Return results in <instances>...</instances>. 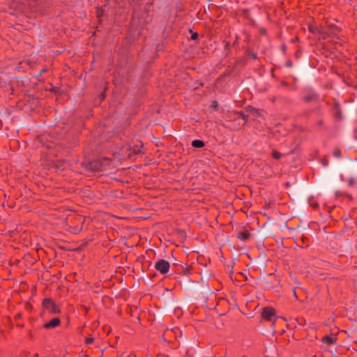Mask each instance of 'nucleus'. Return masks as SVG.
Wrapping results in <instances>:
<instances>
[{"label": "nucleus", "instance_id": "nucleus-3", "mask_svg": "<svg viewBox=\"0 0 357 357\" xmlns=\"http://www.w3.org/2000/svg\"><path fill=\"white\" fill-rule=\"evenodd\" d=\"M154 267L161 274H166L169 270L170 264L165 259H159L155 263Z\"/></svg>", "mask_w": 357, "mask_h": 357}, {"label": "nucleus", "instance_id": "nucleus-7", "mask_svg": "<svg viewBox=\"0 0 357 357\" xmlns=\"http://www.w3.org/2000/svg\"><path fill=\"white\" fill-rule=\"evenodd\" d=\"M192 146L194 148H202L205 146L204 142L199 139H195L192 142Z\"/></svg>", "mask_w": 357, "mask_h": 357}, {"label": "nucleus", "instance_id": "nucleus-5", "mask_svg": "<svg viewBox=\"0 0 357 357\" xmlns=\"http://www.w3.org/2000/svg\"><path fill=\"white\" fill-rule=\"evenodd\" d=\"M250 236L251 234L248 230L239 231L237 234V238L242 241H248Z\"/></svg>", "mask_w": 357, "mask_h": 357}, {"label": "nucleus", "instance_id": "nucleus-20", "mask_svg": "<svg viewBox=\"0 0 357 357\" xmlns=\"http://www.w3.org/2000/svg\"><path fill=\"white\" fill-rule=\"evenodd\" d=\"M18 326L21 327V328H23L24 327V324H21V325H17Z\"/></svg>", "mask_w": 357, "mask_h": 357}, {"label": "nucleus", "instance_id": "nucleus-12", "mask_svg": "<svg viewBox=\"0 0 357 357\" xmlns=\"http://www.w3.org/2000/svg\"><path fill=\"white\" fill-rule=\"evenodd\" d=\"M93 341H94V339L93 337H86V339H85V343L86 344H91L93 342Z\"/></svg>", "mask_w": 357, "mask_h": 357}, {"label": "nucleus", "instance_id": "nucleus-6", "mask_svg": "<svg viewBox=\"0 0 357 357\" xmlns=\"http://www.w3.org/2000/svg\"><path fill=\"white\" fill-rule=\"evenodd\" d=\"M337 340V337L334 335H326L322 337L321 342L327 344H331Z\"/></svg>", "mask_w": 357, "mask_h": 357}, {"label": "nucleus", "instance_id": "nucleus-11", "mask_svg": "<svg viewBox=\"0 0 357 357\" xmlns=\"http://www.w3.org/2000/svg\"><path fill=\"white\" fill-rule=\"evenodd\" d=\"M142 147V144L140 146H136L134 149H133V152L135 153V154H139L142 152V151L141 150V148Z\"/></svg>", "mask_w": 357, "mask_h": 357}, {"label": "nucleus", "instance_id": "nucleus-14", "mask_svg": "<svg viewBox=\"0 0 357 357\" xmlns=\"http://www.w3.org/2000/svg\"><path fill=\"white\" fill-rule=\"evenodd\" d=\"M238 114H239V115H240V116L243 119L244 123H245V122H246V121H247V119H246L247 116H246L243 113H242V112L238 113Z\"/></svg>", "mask_w": 357, "mask_h": 357}, {"label": "nucleus", "instance_id": "nucleus-15", "mask_svg": "<svg viewBox=\"0 0 357 357\" xmlns=\"http://www.w3.org/2000/svg\"><path fill=\"white\" fill-rule=\"evenodd\" d=\"M218 105V103L217 101H213L211 104V107H213V108H216Z\"/></svg>", "mask_w": 357, "mask_h": 357}, {"label": "nucleus", "instance_id": "nucleus-22", "mask_svg": "<svg viewBox=\"0 0 357 357\" xmlns=\"http://www.w3.org/2000/svg\"><path fill=\"white\" fill-rule=\"evenodd\" d=\"M253 58L254 59H256L257 58V56L255 54L253 55Z\"/></svg>", "mask_w": 357, "mask_h": 357}, {"label": "nucleus", "instance_id": "nucleus-4", "mask_svg": "<svg viewBox=\"0 0 357 357\" xmlns=\"http://www.w3.org/2000/svg\"><path fill=\"white\" fill-rule=\"evenodd\" d=\"M61 321L59 317H54L49 322L45 323L43 325V328L45 329H52L58 327L61 325Z\"/></svg>", "mask_w": 357, "mask_h": 357}, {"label": "nucleus", "instance_id": "nucleus-23", "mask_svg": "<svg viewBox=\"0 0 357 357\" xmlns=\"http://www.w3.org/2000/svg\"><path fill=\"white\" fill-rule=\"evenodd\" d=\"M19 317H20V314H18L17 316H16V318H19Z\"/></svg>", "mask_w": 357, "mask_h": 357}, {"label": "nucleus", "instance_id": "nucleus-16", "mask_svg": "<svg viewBox=\"0 0 357 357\" xmlns=\"http://www.w3.org/2000/svg\"><path fill=\"white\" fill-rule=\"evenodd\" d=\"M318 125H319V126H322V125H323V121H322V120H319V121H318Z\"/></svg>", "mask_w": 357, "mask_h": 357}, {"label": "nucleus", "instance_id": "nucleus-9", "mask_svg": "<svg viewBox=\"0 0 357 357\" xmlns=\"http://www.w3.org/2000/svg\"><path fill=\"white\" fill-rule=\"evenodd\" d=\"M271 155L276 160L280 159L282 154L278 151L277 150H273L271 152Z\"/></svg>", "mask_w": 357, "mask_h": 357}, {"label": "nucleus", "instance_id": "nucleus-21", "mask_svg": "<svg viewBox=\"0 0 357 357\" xmlns=\"http://www.w3.org/2000/svg\"><path fill=\"white\" fill-rule=\"evenodd\" d=\"M239 275H241V276H243L244 277V275L243 273H239Z\"/></svg>", "mask_w": 357, "mask_h": 357}, {"label": "nucleus", "instance_id": "nucleus-19", "mask_svg": "<svg viewBox=\"0 0 357 357\" xmlns=\"http://www.w3.org/2000/svg\"><path fill=\"white\" fill-rule=\"evenodd\" d=\"M309 29H310V31H311L312 33H313V32H314L312 27H311V26H310V27L309 28Z\"/></svg>", "mask_w": 357, "mask_h": 357}, {"label": "nucleus", "instance_id": "nucleus-10", "mask_svg": "<svg viewBox=\"0 0 357 357\" xmlns=\"http://www.w3.org/2000/svg\"><path fill=\"white\" fill-rule=\"evenodd\" d=\"M333 155L337 158H340L341 157V151L340 149H336L333 151Z\"/></svg>", "mask_w": 357, "mask_h": 357}, {"label": "nucleus", "instance_id": "nucleus-13", "mask_svg": "<svg viewBox=\"0 0 357 357\" xmlns=\"http://www.w3.org/2000/svg\"><path fill=\"white\" fill-rule=\"evenodd\" d=\"M198 36H199L198 33L197 32H195L192 34L191 39L196 40V39H197Z\"/></svg>", "mask_w": 357, "mask_h": 357}, {"label": "nucleus", "instance_id": "nucleus-8", "mask_svg": "<svg viewBox=\"0 0 357 357\" xmlns=\"http://www.w3.org/2000/svg\"><path fill=\"white\" fill-rule=\"evenodd\" d=\"M317 98V96L314 94H309L307 96H305L303 98V100L306 102H310L314 100V99H316Z\"/></svg>", "mask_w": 357, "mask_h": 357}, {"label": "nucleus", "instance_id": "nucleus-1", "mask_svg": "<svg viewBox=\"0 0 357 357\" xmlns=\"http://www.w3.org/2000/svg\"><path fill=\"white\" fill-rule=\"evenodd\" d=\"M42 306L49 311L52 314H56L61 313V310L59 305L56 304L53 299L51 298H46L42 302Z\"/></svg>", "mask_w": 357, "mask_h": 357}, {"label": "nucleus", "instance_id": "nucleus-18", "mask_svg": "<svg viewBox=\"0 0 357 357\" xmlns=\"http://www.w3.org/2000/svg\"><path fill=\"white\" fill-rule=\"evenodd\" d=\"M353 184H354V180L353 179H350L349 180V185H353Z\"/></svg>", "mask_w": 357, "mask_h": 357}, {"label": "nucleus", "instance_id": "nucleus-2", "mask_svg": "<svg viewBox=\"0 0 357 357\" xmlns=\"http://www.w3.org/2000/svg\"><path fill=\"white\" fill-rule=\"evenodd\" d=\"M261 317L269 321H275L277 319L276 311L271 307H264L261 312Z\"/></svg>", "mask_w": 357, "mask_h": 357}, {"label": "nucleus", "instance_id": "nucleus-17", "mask_svg": "<svg viewBox=\"0 0 357 357\" xmlns=\"http://www.w3.org/2000/svg\"><path fill=\"white\" fill-rule=\"evenodd\" d=\"M282 85L284 86H287L289 84L287 83V82H282Z\"/></svg>", "mask_w": 357, "mask_h": 357}]
</instances>
